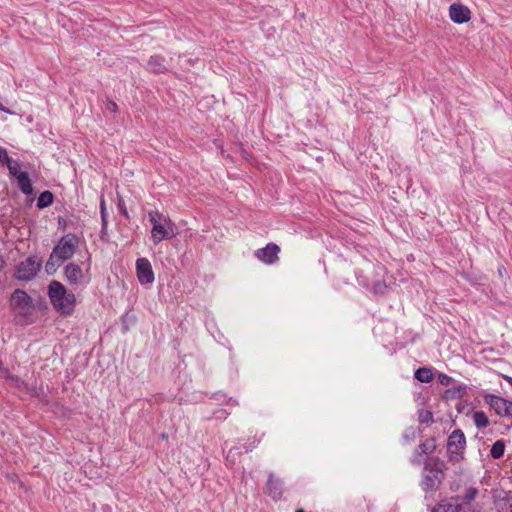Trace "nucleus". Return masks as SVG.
Returning a JSON list of instances; mask_svg holds the SVG:
<instances>
[{
  "label": "nucleus",
  "instance_id": "42",
  "mask_svg": "<svg viewBox=\"0 0 512 512\" xmlns=\"http://www.w3.org/2000/svg\"><path fill=\"white\" fill-rule=\"evenodd\" d=\"M4 370H6V369L2 367V362L0 361V376L4 375V373H5V372H3Z\"/></svg>",
  "mask_w": 512,
  "mask_h": 512
},
{
  "label": "nucleus",
  "instance_id": "45",
  "mask_svg": "<svg viewBox=\"0 0 512 512\" xmlns=\"http://www.w3.org/2000/svg\"><path fill=\"white\" fill-rule=\"evenodd\" d=\"M295 512H306L304 509H298Z\"/></svg>",
  "mask_w": 512,
  "mask_h": 512
},
{
  "label": "nucleus",
  "instance_id": "40",
  "mask_svg": "<svg viewBox=\"0 0 512 512\" xmlns=\"http://www.w3.org/2000/svg\"><path fill=\"white\" fill-rule=\"evenodd\" d=\"M227 403L231 404V405H235V406L238 405V402L236 400H234L233 398H229Z\"/></svg>",
  "mask_w": 512,
  "mask_h": 512
},
{
  "label": "nucleus",
  "instance_id": "26",
  "mask_svg": "<svg viewBox=\"0 0 512 512\" xmlns=\"http://www.w3.org/2000/svg\"><path fill=\"white\" fill-rule=\"evenodd\" d=\"M435 447L436 446H435L434 439H429V440L422 442L418 446V450H420L424 455H428L434 451Z\"/></svg>",
  "mask_w": 512,
  "mask_h": 512
},
{
  "label": "nucleus",
  "instance_id": "12",
  "mask_svg": "<svg viewBox=\"0 0 512 512\" xmlns=\"http://www.w3.org/2000/svg\"><path fill=\"white\" fill-rule=\"evenodd\" d=\"M265 493L274 501L281 499L283 494V482L276 478L273 473L268 475V480L264 489Z\"/></svg>",
  "mask_w": 512,
  "mask_h": 512
},
{
  "label": "nucleus",
  "instance_id": "20",
  "mask_svg": "<svg viewBox=\"0 0 512 512\" xmlns=\"http://www.w3.org/2000/svg\"><path fill=\"white\" fill-rule=\"evenodd\" d=\"M415 379L422 383H429L433 379V372L431 368L420 367L414 373Z\"/></svg>",
  "mask_w": 512,
  "mask_h": 512
},
{
  "label": "nucleus",
  "instance_id": "16",
  "mask_svg": "<svg viewBox=\"0 0 512 512\" xmlns=\"http://www.w3.org/2000/svg\"><path fill=\"white\" fill-rule=\"evenodd\" d=\"M432 512H466L452 497L437 504Z\"/></svg>",
  "mask_w": 512,
  "mask_h": 512
},
{
  "label": "nucleus",
  "instance_id": "35",
  "mask_svg": "<svg viewBox=\"0 0 512 512\" xmlns=\"http://www.w3.org/2000/svg\"><path fill=\"white\" fill-rule=\"evenodd\" d=\"M217 401H223L224 398H225V395L221 394L220 392L219 393H216L214 394L213 396Z\"/></svg>",
  "mask_w": 512,
  "mask_h": 512
},
{
  "label": "nucleus",
  "instance_id": "2",
  "mask_svg": "<svg viewBox=\"0 0 512 512\" xmlns=\"http://www.w3.org/2000/svg\"><path fill=\"white\" fill-rule=\"evenodd\" d=\"M445 469V462L437 457L425 460L420 482L421 489L426 493L437 491L445 478Z\"/></svg>",
  "mask_w": 512,
  "mask_h": 512
},
{
  "label": "nucleus",
  "instance_id": "22",
  "mask_svg": "<svg viewBox=\"0 0 512 512\" xmlns=\"http://www.w3.org/2000/svg\"><path fill=\"white\" fill-rule=\"evenodd\" d=\"M505 452V442L504 440L495 441L490 449V455L494 459H500Z\"/></svg>",
  "mask_w": 512,
  "mask_h": 512
},
{
  "label": "nucleus",
  "instance_id": "24",
  "mask_svg": "<svg viewBox=\"0 0 512 512\" xmlns=\"http://www.w3.org/2000/svg\"><path fill=\"white\" fill-rule=\"evenodd\" d=\"M418 420L423 424H432L434 422L433 414L430 410H418Z\"/></svg>",
  "mask_w": 512,
  "mask_h": 512
},
{
  "label": "nucleus",
  "instance_id": "6",
  "mask_svg": "<svg viewBox=\"0 0 512 512\" xmlns=\"http://www.w3.org/2000/svg\"><path fill=\"white\" fill-rule=\"evenodd\" d=\"M10 306L17 317H27L34 309L33 299L22 289H15L11 294Z\"/></svg>",
  "mask_w": 512,
  "mask_h": 512
},
{
  "label": "nucleus",
  "instance_id": "13",
  "mask_svg": "<svg viewBox=\"0 0 512 512\" xmlns=\"http://www.w3.org/2000/svg\"><path fill=\"white\" fill-rule=\"evenodd\" d=\"M449 16L454 23L463 24L470 20L471 12L468 7L462 4L453 3L449 7Z\"/></svg>",
  "mask_w": 512,
  "mask_h": 512
},
{
  "label": "nucleus",
  "instance_id": "43",
  "mask_svg": "<svg viewBox=\"0 0 512 512\" xmlns=\"http://www.w3.org/2000/svg\"><path fill=\"white\" fill-rule=\"evenodd\" d=\"M255 446H245L244 449H245V452H249V451H252V449L254 448Z\"/></svg>",
  "mask_w": 512,
  "mask_h": 512
},
{
  "label": "nucleus",
  "instance_id": "14",
  "mask_svg": "<svg viewBox=\"0 0 512 512\" xmlns=\"http://www.w3.org/2000/svg\"><path fill=\"white\" fill-rule=\"evenodd\" d=\"M145 68L155 74L165 73L169 69L166 58L160 54L150 56Z\"/></svg>",
  "mask_w": 512,
  "mask_h": 512
},
{
  "label": "nucleus",
  "instance_id": "23",
  "mask_svg": "<svg viewBox=\"0 0 512 512\" xmlns=\"http://www.w3.org/2000/svg\"><path fill=\"white\" fill-rule=\"evenodd\" d=\"M474 424L477 428H486L489 424L487 415L483 411H476L473 414Z\"/></svg>",
  "mask_w": 512,
  "mask_h": 512
},
{
  "label": "nucleus",
  "instance_id": "5",
  "mask_svg": "<svg viewBox=\"0 0 512 512\" xmlns=\"http://www.w3.org/2000/svg\"><path fill=\"white\" fill-rule=\"evenodd\" d=\"M466 438L461 429L451 432L447 440V455L450 462L456 463L463 459Z\"/></svg>",
  "mask_w": 512,
  "mask_h": 512
},
{
  "label": "nucleus",
  "instance_id": "15",
  "mask_svg": "<svg viewBox=\"0 0 512 512\" xmlns=\"http://www.w3.org/2000/svg\"><path fill=\"white\" fill-rule=\"evenodd\" d=\"M485 402L498 414L505 415L507 413L509 400L504 399L494 394H488L485 396Z\"/></svg>",
  "mask_w": 512,
  "mask_h": 512
},
{
  "label": "nucleus",
  "instance_id": "10",
  "mask_svg": "<svg viewBox=\"0 0 512 512\" xmlns=\"http://www.w3.org/2000/svg\"><path fill=\"white\" fill-rule=\"evenodd\" d=\"M136 274L138 281L142 285L152 284L155 280L152 265L147 258H138L136 260Z\"/></svg>",
  "mask_w": 512,
  "mask_h": 512
},
{
  "label": "nucleus",
  "instance_id": "46",
  "mask_svg": "<svg viewBox=\"0 0 512 512\" xmlns=\"http://www.w3.org/2000/svg\"><path fill=\"white\" fill-rule=\"evenodd\" d=\"M509 510H510L509 512H512V503L509 504Z\"/></svg>",
  "mask_w": 512,
  "mask_h": 512
},
{
  "label": "nucleus",
  "instance_id": "39",
  "mask_svg": "<svg viewBox=\"0 0 512 512\" xmlns=\"http://www.w3.org/2000/svg\"><path fill=\"white\" fill-rule=\"evenodd\" d=\"M5 266V260L2 255H0V269H2Z\"/></svg>",
  "mask_w": 512,
  "mask_h": 512
},
{
  "label": "nucleus",
  "instance_id": "3",
  "mask_svg": "<svg viewBox=\"0 0 512 512\" xmlns=\"http://www.w3.org/2000/svg\"><path fill=\"white\" fill-rule=\"evenodd\" d=\"M79 245V237L74 233L63 235L52 249L53 257L65 262L73 257Z\"/></svg>",
  "mask_w": 512,
  "mask_h": 512
},
{
  "label": "nucleus",
  "instance_id": "7",
  "mask_svg": "<svg viewBox=\"0 0 512 512\" xmlns=\"http://www.w3.org/2000/svg\"><path fill=\"white\" fill-rule=\"evenodd\" d=\"M479 494V489L477 486L472 483L471 480H467L464 483V490L462 494H458L456 496H452V500L458 502V504L466 511V512H475L472 503L477 498Z\"/></svg>",
  "mask_w": 512,
  "mask_h": 512
},
{
  "label": "nucleus",
  "instance_id": "1",
  "mask_svg": "<svg viewBox=\"0 0 512 512\" xmlns=\"http://www.w3.org/2000/svg\"><path fill=\"white\" fill-rule=\"evenodd\" d=\"M47 294L56 311L64 316L72 314L76 305V297L61 282L52 280L48 285Z\"/></svg>",
  "mask_w": 512,
  "mask_h": 512
},
{
  "label": "nucleus",
  "instance_id": "38",
  "mask_svg": "<svg viewBox=\"0 0 512 512\" xmlns=\"http://www.w3.org/2000/svg\"><path fill=\"white\" fill-rule=\"evenodd\" d=\"M102 511H103V512H111V511H112V509H111V507H110L109 505H104V506L102 507Z\"/></svg>",
  "mask_w": 512,
  "mask_h": 512
},
{
  "label": "nucleus",
  "instance_id": "29",
  "mask_svg": "<svg viewBox=\"0 0 512 512\" xmlns=\"http://www.w3.org/2000/svg\"><path fill=\"white\" fill-rule=\"evenodd\" d=\"M423 456H424V454L417 448L413 454L412 459H411L412 464H414V465L421 464L423 461Z\"/></svg>",
  "mask_w": 512,
  "mask_h": 512
},
{
  "label": "nucleus",
  "instance_id": "9",
  "mask_svg": "<svg viewBox=\"0 0 512 512\" xmlns=\"http://www.w3.org/2000/svg\"><path fill=\"white\" fill-rule=\"evenodd\" d=\"M160 217L158 213L150 212L149 218L151 223L153 224L151 231V238L154 244H158L164 239H168L173 237L174 233L169 231L164 224L157 220V217Z\"/></svg>",
  "mask_w": 512,
  "mask_h": 512
},
{
  "label": "nucleus",
  "instance_id": "33",
  "mask_svg": "<svg viewBox=\"0 0 512 512\" xmlns=\"http://www.w3.org/2000/svg\"><path fill=\"white\" fill-rule=\"evenodd\" d=\"M439 380H440L441 384L447 385L449 383V381L451 380V378L449 376H447L446 374H439Z\"/></svg>",
  "mask_w": 512,
  "mask_h": 512
},
{
  "label": "nucleus",
  "instance_id": "27",
  "mask_svg": "<svg viewBox=\"0 0 512 512\" xmlns=\"http://www.w3.org/2000/svg\"><path fill=\"white\" fill-rule=\"evenodd\" d=\"M117 208H118V211L127 219L129 220L130 219V216H129V213H128V210H127V207H126V204H125V201L123 200L122 197H120L118 195V202H117Z\"/></svg>",
  "mask_w": 512,
  "mask_h": 512
},
{
  "label": "nucleus",
  "instance_id": "44",
  "mask_svg": "<svg viewBox=\"0 0 512 512\" xmlns=\"http://www.w3.org/2000/svg\"><path fill=\"white\" fill-rule=\"evenodd\" d=\"M451 490H452V491H459V486H454V485H452V486H451Z\"/></svg>",
  "mask_w": 512,
  "mask_h": 512
},
{
  "label": "nucleus",
  "instance_id": "17",
  "mask_svg": "<svg viewBox=\"0 0 512 512\" xmlns=\"http://www.w3.org/2000/svg\"><path fill=\"white\" fill-rule=\"evenodd\" d=\"M17 185L19 190L25 195H31L33 193L32 182L27 172L17 175Z\"/></svg>",
  "mask_w": 512,
  "mask_h": 512
},
{
  "label": "nucleus",
  "instance_id": "37",
  "mask_svg": "<svg viewBox=\"0 0 512 512\" xmlns=\"http://www.w3.org/2000/svg\"><path fill=\"white\" fill-rule=\"evenodd\" d=\"M0 111H3L5 113H7V114H13V112L11 110H9L7 107L2 105L1 103H0Z\"/></svg>",
  "mask_w": 512,
  "mask_h": 512
},
{
  "label": "nucleus",
  "instance_id": "31",
  "mask_svg": "<svg viewBox=\"0 0 512 512\" xmlns=\"http://www.w3.org/2000/svg\"><path fill=\"white\" fill-rule=\"evenodd\" d=\"M239 450H240V448L231 447L227 453L226 459L229 460L231 457H234L236 454L241 453V451H239Z\"/></svg>",
  "mask_w": 512,
  "mask_h": 512
},
{
  "label": "nucleus",
  "instance_id": "36",
  "mask_svg": "<svg viewBox=\"0 0 512 512\" xmlns=\"http://www.w3.org/2000/svg\"><path fill=\"white\" fill-rule=\"evenodd\" d=\"M506 416L512 418V401H510V403L508 404Z\"/></svg>",
  "mask_w": 512,
  "mask_h": 512
},
{
  "label": "nucleus",
  "instance_id": "30",
  "mask_svg": "<svg viewBox=\"0 0 512 512\" xmlns=\"http://www.w3.org/2000/svg\"><path fill=\"white\" fill-rule=\"evenodd\" d=\"M229 415H230V413L227 410L222 409V408L217 409L214 412V418L219 419V420H225Z\"/></svg>",
  "mask_w": 512,
  "mask_h": 512
},
{
  "label": "nucleus",
  "instance_id": "28",
  "mask_svg": "<svg viewBox=\"0 0 512 512\" xmlns=\"http://www.w3.org/2000/svg\"><path fill=\"white\" fill-rule=\"evenodd\" d=\"M3 372H5V373L2 376L5 377L8 380L14 382L17 387H19L23 383L21 378H19L18 376L10 374V372L8 370H4Z\"/></svg>",
  "mask_w": 512,
  "mask_h": 512
},
{
  "label": "nucleus",
  "instance_id": "25",
  "mask_svg": "<svg viewBox=\"0 0 512 512\" xmlns=\"http://www.w3.org/2000/svg\"><path fill=\"white\" fill-rule=\"evenodd\" d=\"M100 215H101V224L102 230H106L108 227V213L106 210V203L104 197L100 199Z\"/></svg>",
  "mask_w": 512,
  "mask_h": 512
},
{
  "label": "nucleus",
  "instance_id": "41",
  "mask_svg": "<svg viewBox=\"0 0 512 512\" xmlns=\"http://www.w3.org/2000/svg\"><path fill=\"white\" fill-rule=\"evenodd\" d=\"M504 378H505V380H506V381L511 385V387H512V377H510V376H505Z\"/></svg>",
  "mask_w": 512,
  "mask_h": 512
},
{
  "label": "nucleus",
  "instance_id": "4",
  "mask_svg": "<svg viewBox=\"0 0 512 512\" xmlns=\"http://www.w3.org/2000/svg\"><path fill=\"white\" fill-rule=\"evenodd\" d=\"M42 268V261L36 256H29L19 262L14 269V278L18 281H31Z\"/></svg>",
  "mask_w": 512,
  "mask_h": 512
},
{
  "label": "nucleus",
  "instance_id": "11",
  "mask_svg": "<svg viewBox=\"0 0 512 512\" xmlns=\"http://www.w3.org/2000/svg\"><path fill=\"white\" fill-rule=\"evenodd\" d=\"M280 248L274 243H268L265 247L257 249L255 257L265 264H273L278 260Z\"/></svg>",
  "mask_w": 512,
  "mask_h": 512
},
{
  "label": "nucleus",
  "instance_id": "18",
  "mask_svg": "<svg viewBox=\"0 0 512 512\" xmlns=\"http://www.w3.org/2000/svg\"><path fill=\"white\" fill-rule=\"evenodd\" d=\"M4 163L6 164L8 170H9V175L12 177V178H17V175L19 174H23L25 173L24 171H21L20 168H21V164L19 161L17 160H14L13 158H11L9 155L8 157L6 158V160L4 161Z\"/></svg>",
  "mask_w": 512,
  "mask_h": 512
},
{
  "label": "nucleus",
  "instance_id": "32",
  "mask_svg": "<svg viewBox=\"0 0 512 512\" xmlns=\"http://www.w3.org/2000/svg\"><path fill=\"white\" fill-rule=\"evenodd\" d=\"M106 109L112 113H115L117 110H118V106L115 102L113 101H108L106 103Z\"/></svg>",
  "mask_w": 512,
  "mask_h": 512
},
{
  "label": "nucleus",
  "instance_id": "8",
  "mask_svg": "<svg viewBox=\"0 0 512 512\" xmlns=\"http://www.w3.org/2000/svg\"><path fill=\"white\" fill-rule=\"evenodd\" d=\"M64 277L70 285L85 286L89 280L86 279L82 268L75 263H69L64 268Z\"/></svg>",
  "mask_w": 512,
  "mask_h": 512
},
{
  "label": "nucleus",
  "instance_id": "21",
  "mask_svg": "<svg viewBox=\"0 0 512 512\" xmlns=\"http://www.w3.org/2000/svg\"><path fill=\"white\" fill-rule=\"evenodd\" d=\"M64 262H60L58 257H53V252H51L46 264L45 271L48 275H53L58 267H60Z\"/></svg>",
  "mask_w": 512,
  "mask_h": 512
},
{
  "label": "nucleus",
  "instance_id": "19",
  "mask_svg": "<svg viewBox=\"0 0 512 512\" xmlns=\"http://www.w3.org/2000/svg\"><path fill=\"white\" fill-rule=\"evenodd\" d=\"M54 201V195L52 192L46 190L40 193V195L37 198V208L38 209H45L48 206H50Z\"/></svg>",
  "mask_w": 512,
  "mask_h": 512
},
{
  "label": "nucleus",
  "instance_id": "34",
  "mask_svg": "<svg viewBox=\"0 0 512 512\" xmlns=\"http://www.w3.org/2000/svg\"><path fill=\"white\" fill-rule=\"evenodd\" d=\"M7 157H8L7 150L3 147H0V161H2L4 163V161L6 160Z\"/></svg>",
  "mask_w": 512,
  "mask_h": 512
}]
</instances>
